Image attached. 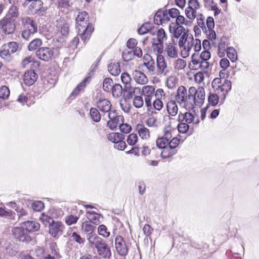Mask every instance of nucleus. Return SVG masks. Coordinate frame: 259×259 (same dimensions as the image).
Returning <instances> with one entry per match:
<instances>
[{"label":"nucleus","instance_id":"nucleus-1","mask_svg":"<svg viewBox=\"0 0 259 259\" xmlns=\"http://www.w3.org/2000/svg\"><path fill=\"white\" fill-rule=\"evenodd\" d=\"M179 46L183 48L181 56L183 58L187 57L193 49L195 52H199L201 49V41L198 38L194 39L192 34L183 35V37L179 40Z\"/></svg>","mask_w":259,"mask_h":259},{"label":"nucleus","instance_id":"nucleus-2","mask_svg":"<svg viewBox=\"0 0 259 259\" xmlns=\"http://www.w3.org/2000/svg\"><path fill=\"white\" fill-rule=\"evenodd\" d=\"M211 87L213 92L220 95V104H223L231 90L232 83L227 79L222 80L221 78L216 77L211 82Z\"/></svg>","mask_w":259,"mask_h":259},{"label":"nucleus","instance_id":"nucleus-3","mask_svg":"<svg viewBox=\"0 0 259 259\" xmlns=\"http://www.w3.org/2000/svg\"><path fill=\"white\" fill-rule=\"evenodd\" d=\"M89 243L91 247L96 248L98 254L102 258L109 259L111 256V251L107 244L98 236H91L89 238Z\"/></svg>","mask_w":259,"mask_h":259},{"label":"nucleus","instance_id":"nucleus-4","mask_svg":"<svg viewBox=\"0 0 259 259\" xmlns=\"http://www.w3.org/2000/svg\"><path fill=\"white\" fill-rule=\"evenodd\" d=\"M190 94L189 100H190V109L195 111L194 105L200 107L204 102L205 99L204 89L202 87H199L197 90L194 87H191L188 90Z\"/></svg>","mask_w":259,"mask_h":259},{"label":"nucleus","instance_id":"nucleus-5","mask_svg":"<svg viewBox=\"0 0 259 259\" xmlns=\"http://www.w3.org/2000/svg\"><path fill=\"white\" fill-rule=\"evenodd\" d=\"M21 21L23 26L21 36L24 39L28 40L37 32V25L32 19L28 17H23Z\"/></svg>","mask_w":259,"mask_h":259},{"label":"nucleus","instance_id":"nucleus-6","mask_svg":"<svg viewBox=\"0 0 259 259\" xmlns=\"http://www.w3.org/2000/svg\"><path fill=\"white\" fill-rule=\"evenodd\" d=\"M177 40L171 37L170 40L164 42L163 56L170 59H176L179 55Z\"/></svg>","mask_w":259,"mask_h":259},{"label":"nucleus","instance_id":"nucleus-7","mask_svg":"<svg viewBox=\"0 0 259 259\" xmlns=\"http://www.w3.org/2000/svg\"><path fill=\"white\" fill-rule=\"evenodd\" d=\"M170 72V69L167 65L163 55H157L156 57V68L155 75L158 76H167Z\"/></svg>","mask_w":259,"mask_h":259},{"label":"nucleus","instance_id":"nucleus-8","mask_svg":"<svg viewBox=\"0 0 259 259\" xmlns=\"http://www.w3.org/2000/svg\"><path fill=\"white\" fill-rule=\"evenodd\" d=\"M190 97V94H187V91L184 86H180L177 90L176 95V100L180 104H183L186 108L190 109L191 104L190 100L188 99Z\"/></svg>","mask_w":259,"mask_h":259},{"label":"nucleus","instance_id":"nucleus-9","mask_svg":"<svg viewBox=\"0 0 259 259\" xmlns=\"http://www.w3.org/2000/svg\"><path fill=\"white\" fill-rule=\"evenodd\" d=\"M12 233L14 237L20 241L29 242L31 241V237L22 225L20 227L13 228Z\"/></svg>","mask_w":259,"mask_h":259},{"label":"nucleus","instance_id":"nucleus-10","mask_svg":"<svg viewBox=\"0 0 259 259\" xmlns=\"http://www.w3.org/2000/svg\"><path fill=\"white\" fill-rule=\"evenodd\" d=\"M16 29V22L4 17L0 20V30L6 35L13 34Z\"/></svg>","mask_w":259,"mask_h":259},{"label":"nucleus","instance_id":"nucleus-11","mask_svg":"<svg viewBox=\"0 0 259 259\" xmlns=\"http://www.w3.org/2000/svg\"><path fill=\"white\" fill-rule=\"evenodd\" d=\"M110 120L107 122V126L112 130H115L116 127L122 123L124 118L122 115H117L115 111H110L108 114Z\"/></svg>","mask_w":259,"mask_h":259},{"label":"nucleus","instance_id":"nucleus-12","mask_svg":"<svg viewBox=\"0 0 259 259\" xmlns=\"http://www.w3.org/2000/svg\"><path fill=\"white\" fill-rule=\"evenodd\" d=\"M169 32L172 34L171 37L174 38L175 40H177L180 37L179 39H181L183 35L186 36L189 35L188 30L186 29L182 26H178L174 23H171L169 26Z\"/></svg>","mask_w":259,"mask_h":259},{"label":"nucleus","instance_id":"nucleus-13","mask_svg":"<svg viewBox=\"0 0 259 259\" xmlns=\"http://www.w3.org/2000/svg\"><path fill=\"white\" fill-rule=\"evenodd\" d=\"M116 250L120 256H125L128 253V246L125 240L120 236H117L115 239Z\"/></svg>","mask_w":259,"mask_h":259},{"label":"nucleus","instance_id":"nucleus-14","mask_svg":"<svg viewBox=\"0 0 259 259\" xmlns=\"http://www.w3.org/2000/svg\"><path fill=\"white\" fill-rule=\"evenodd\" d=\"M143 65L146 68L147 74L155 75L156 72V66L154 60L149 54H146L143 58Z\"/></svg>","mask_w":259,"mask_h":259},{"label":"nucleus","instance_id":"nucleus-15","mask_svg":"<svg viewBox=\"0 0 259 259\" xmlns=\"http://www.w3.org/2000/svg\"><path fill=\"white\" fill-rule=\"evenodd\" d=\"M54 51H56V49L42 47L38 49L36 55L39 59L47 61L52 58Z\"/></svg>","mask_w":259,"mask_h":259},{"label":"nucleus","instance_id":"nucleus-16","mask_svg":"<svg viewBox=\"0 0 259 259\" xmlns=\"http://www.w3.org/2000/svg\"><path fill=\"white\" fill-rule=\"evenodd\" d=\"M76 24L79 31H81V29H83L87 26H92L89 22V15L85 12L79 13L76 18Z\"/></svg>","mask_w":259,"mask_h":259},{"label":"nucleus","instance_id":"nucleus-17","mask_svg":"<svg viewBox=\"0 0 259 259\" xmlns=\"http://www.w3.org/2000/svg\"><path fill=\"white\" fill-rule=\"evenodd\" d=\"M155 89L151 85L144 86L142 90V94L145 97V104L147 107L151 106V99L154 96Z\"/></svg>","mask_w":259,"mask_h":259},{"label":"nucleus","instance_id":"nucleus-18","mask_svg":"<svg viewBox=\"0 0 259 259\" xmlns=\"http://www.w3.org/2000/svg\"><path fill=\"white\" fill-rule=\"evenodd\" d=\"M64 229V225L61 222H54L49 226V234L54 238L61 235Z\"/></svg>","mask_w":259,"mask_h":259},{"label":"nucleus","instance_id":"nucleus-19","mask_svg":"<svg viewBox=\"0 0 259 259\" xmlns=\"http://www.w3.org/2000/svg\"><path fill=\"white\" fill-rule=\"evenodd\" d=\"M90 77L88 76L85 77L72 92L70 95V98L73 99L78 96L80 93H83L84 91V89L87 84L90 83Z\"/></svg>","mask_w":259,"mask_h":259},{"label":"nucleus","instance_id":"nucleus-20","mask_svg":"<svg viewBox=\"0 0 259 259\" xmlns=\"http://www.w3.org/2000/svg\"><path fill=\"white\" fill-rule=\"evenodd\" d=\"M169 20L167 10H158L155 14L154 22L157 25H163Z\"/></svg>","mask_w":259,"mask_h":259},{"label":"nucleus","instance_id":"nucleus-21","mask_svg":"<svg viewBox=\"0 0 259 259\" xmlns=\"http://www.w3.org/2000/svg\"><path fill=\"white\" fill-rule=\"evenodd\" d=\"M37 74L35 73L34 70H28L24 74V83L27 85H32L37 80Z\"/></svg>","mask_w":259,"mask_h":259},{"label":"nucleus","instance_id":"nucleus-22","mask_svg":"<svg viewBox=\"0 0 259 259\" xmlns=\"http://www.w3.org/2000/svg\"><path fill=\"white\" fill-rule=\"evenodd\" d=\"M133 76L135 81L139 84H146L148 81V78L144 73L139 70H135L133 73Z\"/></svg>","mask_w":259,"mask_h":259},{"label":"nucleus","instance_id":"nucleus-23","mask_svg":"<svg viewBox=\"0 0 259 259\" xmlns=\"http://www.w3.org/2000/svg\"><path fill=\"white\" fill-rule=\"evenodd\" d=\"M29 6L27 11L29 14L34 15L39 11L42 7L43 3L40 0L32 1Z\"/></svg>","mask_w":259,"mask_h":259},{"label":"nucleus","instance_id":"nucleus-24","mask_svg":"<svg viewBox=\"0 0 259 259\" xmlns=\"http://www.w3.org/2000/svg\"><path fill=\"white\" fill-rule=\"evenodd\" d=\"M27 233L38 231L40 228V225L35 221H26L21 224Z\"/></svg>","mask_w":259,"mask_h":259},{"label":"nucleus","instance_id":"nucleus-25","mask_svg":"<svg viewBox=\"0 0 259 259\" xmlns=\"http://www.w3.org/2000/svg\"><path fill=\"white\" fill-rule=\"evenodd\" d=\"M97 105L98 108L102 112H110L111 104L110 101L107 99H100L97 103Z\"/></svg>","mask_w":259,"mask_h":259},{"label":"nucleus","instance_id":"nucleus-26","mask_svg":"<svg viewBox=\"0 0 259 259\" xmlns=\"http://www.w3.org/2000/svg\"><path fill=\"white\" fill-rule=\"evenodd\" d=\"M57 27L58 32L63 36H66L69 32V25L64 20H60L57 22Z\"/></svg>","mask_w":259,"mask_h":259},{"label":"nucleus","instance_id":"nucleus-27","mask_svg":"<svg viewBox=\"0 0 259 259\" xmlns=\"http://www.w3.org/2000/svg\"><path fill=\"white\" fill-rule=\"evenodd\" d=\"M18 9L15 6H11L6 13L5 18L16 22V19L19 16Z\"/></svg>","mask_w":259,"mask_h":259},{"label":"nucleus","instance_id":"nucleus-28","mask_svg":"<svg viewBox=\"0 0 259 259\" xmlns=\"http://www.w3.org/2000/svg\"><path fill=\"white\" fill-rule=\"evenodd\" d=\"M0 57L2 59L8 62L12 61L13 59L12 53L4 45L1 47Z\"/></svg>","mask_w":259,"mask_h":259},{"label":"nucleus","instance_id":"nucleus-29","mask_svg":"<svg viewBox=\"0 0 259 259\" xmlns=\"http://www.w3.org/2000/svg\"><path fill=\"white\" fill-rule=\"evenodd\" d=\"M96 227L91 225L88 222H85L82 224V230L85 233H87V239L89 241V238L91 236H97L96 234H93L95 230Z\"/></svg>","mask_w":259,"mask_h":259},{"label":"nucleus","instance_id":"nucleus-30","mask_svg":"<svg viewBox=\"0 0 259 259\" xmlns=\"http://www.w3.org/2000/svg\"><path fill=\"white\" fill-rule=\"evenodd\" d=\"M195 116L194 115L190 113V112H186L185 114L180 113L179 114V120H185V122L187 123H190L192 122H194L195 124H197L199 122V120H197L196 121H194Z\"/></svg>","mask_w":259,"mask_h":259},{"label":"nucleus","instance_id":"nucleus-31","mask_svg":"<svg viewBox=\"0 0 259 259\" xmlns=\"http://www.w3.org/2000/svg\"><path fill=\"white\" fill-rule=\"evenodd\" d=\"M136 131L142 139H147L150 137V132L144 125L138 124L136 126Z\"/></svg>","mask_w":259,"mask_h":259},{"label":"nucleus","instance_id":"nucleus-32","mask_svg":"<svg viewBox=\"0 0 259 259\" xmlns=\"http://www.w3.org/2000/svg\"><path fill=\"white\" fill-rule=\"evenodd\" d=\"M123 91L125 92H127V98L128 99L132 98L133 96L134 97L136 95L141 93V90L139 87H132L131 85L124 88Z\"/></svg>","mask_w":259,"mask_h":259},{"label":"nucleus","instance_id":"nucleus-33","mask_svg":"<svg viewBox=\"0 0 259 259\" xmlns=\"http://www.w3.org/2000/svg\"><path fill=\"white\" fill-rule=\"evenodd\" d=\"M108 69L112 75H118L120 73V64L118 62H111L108 64Z\"/></svg>","mask_w":259,"mask_h":259},{"label":"nucleus","instance_id":"nucleus-34","mask_svg":"<svg viewBox=\"0 0 259 259\" xmlns=\"http://www.w3.org/2000/svg\"><path fill=\"white\" fill-rule=\"evenodd\" d=\"M167 110L168 114L172 116H176L178 112V107L175 101H169L167 104Z\"/></svg>","mask_w":259,"mask_h":259},{"label":"nucleus","instance_id":"nucleus-35","mask_svg":"<svg viewBox=\"0 0 259 259\" xmlns=\"http://www.w3.org/2000/svg\"><path fill=\"white\" fill-rule=\"evenodd\" d=\"M86 217L92 223L95 225H98L100 223V215L95 211H87Z\"/></svg>","mask_w":259,"mask_h":259},{"label":"nucleus","instance_id":"nucleus-36","mask_svg":"<svg viewBox=\"0 0 259 259\" xmlns=\"http://www.w3.org/2000/svg\"><path fill=\"white\" fill-rule=\"evenodd\" d=\"M108 139L114 143H116L124 138V135L118 133H112L108 135Z\"/></svg>","mask_w":259,"mask_h":259},{"label":"nucleus","instance_id":"nucleus-37","mask_svg":"<svg viewBox=\"0 0 259 259\" xmlns=\"http://www.w3.org/2000/svg\"><path fill=\"white\" fill-rule=\"evenodd\" d=\"M208 103L212 106H216L220 102V95L213 92L209 93L208 98Z\"/></svg>","mask_w":259,"mask_h":259},{"label":"nucleus","instance_id":"nucleus-38","mask_svg":"<svg viewBox=\"0 0 259 259\" xmlns=\"http://www.w3.org/2000/svg\"><path fill=\"white\" fill-rule=\"evenodd\" d=\"M163 150L161 152V156L162 158H167L174 155L177 153L176 149H171L168 146L162 148Z\"/></svg>","mask_w":259,"mask_h":259},{"label":"nucleus","instance_id":"nucleus-39","mask_svg":"<svg viewBox=\"0 0 259 259\" xmlns=\"http://www.w3.org/2000/svg\"><path fill=\"white\" fill-rule=\"evenodd\" d=\"M152 47L154 52L156 53L157 56L162 55V54H163L164 44L154 41L152 44Z\"/></svg>","mask_w":259,"mask_h":259},{"label":"nucleus","instance_id":"nucleus-40","mask_svg":"<svg viewBox=\"0 0 259 259\" xmlns=\"http://www.w3.org/2000/svg\"><path fill=\"white\" fill-rule=\"evenodd\" d=\"M15 214V213L13 211L10 209L6 210L5 208L0 207V217L9 219H14Z\"/></svg>","mask_w":259,"mask_h":259},{"label":"nucleus","instance_id":"nucleus-41","mask_svg":"<svg viewBox=\"0 0 259 259\" xmlns=\"http://www.w3.org/2000/svg\"><path fill=\"white\" fill-rule=\"evenodd\" d=\"M82 30V32L81 34V38L83 41H85L87 39H89L91 33L93 32L94 28L92 26H87V27L81 29V30Z\"/></svg>","mask_w":259,"mask_h":259},{"label":"nucleus","instance_id":"nucleus-42","mask_svg":"<svg viewBox=\"0 0 259 259\" xmlns=\"http://www.w3.org/2000/svg\"><path fill=\"white\" fill-rule=\"evenodd\" d=\"M156 41L163 44H164V42L167 40V38L166 33L162 28H160L157 30L156 33Z\"/></svg>","mask_w":259,"mask_h":259},{"label":"nucleus","instance_id":"nucleus-43","mask_svg":"<svg viewBox=\"0 0 259 259\" xmlns=\"http://www.w3.org/2000/svg\"><path fill=\"white\" fill-rule=\"evenodd\" d=\"M42 44V41L40 38H35L29 42L28 46L29 51H34L37 49Z\"/></svg>","mask_w":259,"mask_h":259},{"label":"nucleus","instance_id":"nucleus-44","mask_svg":"<svg viewBox=\"0 0 259 259\" xmlns=\"http://www.w3.org/2000/svg\"><path fill=\"white\" fill-rule=\"evenodd\" d=\"M111 90L114 97H119L122 95L123 89L120 84L116 83L113 85Z\"/></svg>","mask_w":259,"mask_h":259},{"label":"nucleus","instance_id":"nucleus-45","mask_svg":"<svg viewBox=\"0 0 259 259\" xmlns=\"http://www.w3.org/2000/svg\"><path fill=\"white\" fill-rule=\"evenodd\" d=\"M90 113L91 118L95 122H98L100 121L101 114L97 109L95 108H91Z\"/></svg>","mask_w":259,"mask_h":259},{"label":"nucleus","instance_id":"nucleus-46","mask_svg":"<svg viewBox=\"0 0 259 259\" xmlns=\"http://www.w3.org/2000/svg\"><path fill=\"white\" fill-rule=\"evenodd\" d=\"M201 60L198 55L193 54L192 56L191 62L192 63V69L196 70L200 68Z\"/></svg>","mask_w":259,"mask_h":259},{"label":"nucleus","instance_id":"nucleus-47","mask_svg":"<svg viewBox=\"0 0 259 259\" xmlns=\"http://www.w3.org/2000/svg\"><path fill=\"white\" fill-rule=\"evenodd\" d=\"M227 55L232 62L235 61L237 59V52L233 47H229L227 48Z\"/></svg>","mask_w":259,"mask_h":259},{"label":"nucleus","instance_id":"nucleus-48","mask_svg":"<svg viewBox=\"0 0 259 259\" xmlns=\"http://www.w3.org/2000/svg\"><path fill=\"white\" fill-rule=\"evenodd\" d=\"M186 61L182 59H178L174 63V68L178 70L183 69L186 66Z\"/></svg>","mask_w":259,"mask_h":259},{"label":"nucleus","instance_id":"nucleus-49","mask_svg":"<svg viewBox=\"0 0 259 259\" xmlns=\"http://www.w3.org/2000/svg\"><path fill=\"white\" fill-rule=\"evenodd\" d=\"M39 220L44 224L45 226H49V227L55 221L52 218L47 215L42 213L39 218Z\"/></svg>","mask_w":259,"mask_h":259},{"label":"nucleus","instance_id":"nucleus-50","mask_svg":"<svg viewBox=\"0 0 259 259\" xmlns=\"http://www.w3.org/2000/svg\"><path fill=\"white\" fill-rule=\"evenodd\" d=\"M98 233L99 235L106 238L110 236V232L107 231V227L104 225H100L98 228Z\"/></svg>","mask_w":259,"mask_h":259},{"label":"nucleus","instance_id":"nucleus-51","mask_svg":"<svg viewBox=\"0 0 259 259\" xmlns=\"http://www.w3.org/2000/svg\"><path fill=\"white\" fill-rule=\"evenodd\" d=\"M178 83V79L174 75L169 76L166 80L167 86L169 89H173Z\"/></svg>","mask_w":259,"mask_h":259},{"label":"nucleus","instance_id":"nucleus-52","mask_svg":"<svg viewBox=\"0 0 259 259\" xmlns=\"http://www.w3.org/2000/svg\"><path fill=\"white\" fill-rule=\"evenodd\" d=\"M113 80L110 78H106L103 81V88L105 91L109 92L113 87Z\"/></svg>","mask_w":259,"mask_h":259},{"label":"nucleus","instance_id":"nucleus-53","mask_svg":"<svg viewBox=\"0 0 259 259\" xmlns=\"http://www.w3.org/2000/svg\"><path fill=\"white\" fill-rule=\"evenodd\" d=\"M6 48L10 50V51L12 53V54L15 53L17 51L19 46L18 44L15 41H11L9 42L7 44H4Z\"/></svg>","mask_w":259,"mask_h":259},{"label":"nucleus","instance_id":"nucleus-54","mask_svg":"<svg viewBox=\"0 0 259 259\" xmlns=\"http://www.w3.org/2000/svg\"><path fill=\"white\" fill-rule=\"evenodd\" d=\"M121 80L123 84H124V87L126 86L129 87L131 85V81L132 78L130 75L126 72H124L121 75Z\"/></svg>","mask_w":259,"mask_h":259},{"label":"nucleus","instance_id":"nucleus-55","mask_svg":"<svg viewBox=\"0 0 259 259\" xmlns=\"http://www.w3.org/2000/svg\"><path fill=\"white\" fill-rule=\"evenodd\" d=\"M133 103L136 108H139L143 106L144 101L141 96L136 95L133 99Z\"/></svg>","mask_w":259,"mask_h":259},{"label":"nucleus","instance_id":"nucleus-56","mask_svg":"<svg viewBox=\"0 0 259 259\" xmlns=\"http://www.w3.org/2000/svg\"><path fill=\"white\" fill-rule=\"evenodd\" d=\"M168 142L167 140L162 137L156 140V143L159 148L162 149L167 146Z\"/></svg>","mask_w":259,"mask_h":259},{"label":"nucleus","instance_id":"nucleus-57","mask_svg":"<svg viewBox=\"0 0 259 259\" xmlns=\"http://www.w3.org/2000/svg\"><path fill=\"white\" fill-rule=\"evenodd\" d=\"M151 28L150 23H146L138 29V32L140 35H144L147 33Z\"/></svg>","mask_w":259,"mask_h":259},{"label":"nucleus","instance_id":"nucleus-58","mask_svg":"<svg viewBox=\"0 0 259 259\" xmlns=\"http://www.w3.org/2000/svg\"><path fill=\"white\" fill-rule=\"evenodd\" d=\"M10 95V91L6 86H3L0 88V98L5 99H7Z\"/></svg>","mask_w":259,"mask_h":259},{"label":"nucleus","instance_id":"nucleus-59","mask_svg":"<svg viewBox=\"0 0 259 259\" xmlns=\"http://www.w3.org/2000/svg\"><path fill=\"white\" fill-rule=\"evenodd\" d=\"M31 207L34 210L39 211L44 208V204L40 201H36L32 202Z\"/></svg>","mask_w":259,"mask_h":259},{"label":"nucleus","instance_id":"nucleus-60","mask_svg":"<svg viewBox=\"0 0 259 259\" xmlns=\"http://www.w3.org/2000/svg\"><path fill=\"white\" fill-rule=\"evenodd\" d=\"M185 13L187 17L190 20L194 19L197 16L196 10L189 9L188 7L185 10Z\"/></svg>","mask_w":259,"mask_h":259},{"label":"nucleus","instance_id":"nucleus-61","mask_svg":"<svg viewBox=\"0 0 259 259\" xmlns=\"http://www.w3.org/2000/svg\"><path fill=\"white\" fill-rule=\"evenodd\" d=\"M197 23L198 25L201 27L202 30L206 29V26L204 23L205 18L202 14H199L197 16Z\"/></svg>","mask_w":259,"mask_h":259},{"label":"nucleus","instance_id":"nucleus-62","mask_svg":"<svg viewBox=\"0 0 259 259\" xmlns=\"http://www.w3.org/2000/svg\"><path fill=\"white\" fill-rule=\"evenodd\" d=\"M172 129L170 126L165 127L163 129L164 135L162 137L167 140L168 141L170 140L172 138Z\"/></svg>","mask_w":259,"mask_h":259},{"label":"nucleus","instance_id":"nucleus-63","mask_svg":"<svg viewBox=\"0 0 259 259\" xmlns=\"http://www.w3.org/2000/svg\"><path fill=\"white\" fill-rule=\"evenodd\" d=\"M138 139L137 134L132 133L128 136L127 142L130 145L134 146L137 142Z\"/></svg>","mask_w":259,"mask_h":259},{"label":"nucleus","instance_id":"nucleus-64","mask_svg":"<svg viewBox=\"0 0 259 259\" xmlns=\"http://www.w3.org/2000/svg\"><path fill=\"white\" fill-rule=\"evenodd\" d=\"M188 8L189 9L198 10L200 8V3L198 0H189Z\"/></svg>","mask_w":259,"mask_h":259}]
</instances>
